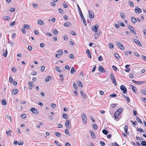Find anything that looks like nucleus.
Listing matches in <instances>:
<instances>
[{
    "label": "nucleus",
    "instance_id": "1",
    "mask_svg": "<svg viewBox=\"0 0 146 146\" xmlns=\"http://www.w3.org/2000/svg\"><path fill=\"white\" fill-rule=\"evenodd\" d=\"M110 78L112 82L115 85H117L116 81L114 77L113 74L112 73H111L110 75Z\"/></svg>",
    "mask_w": 146,
    "mask_h": 146
},
{
    "label": "nucleus",
    "instance_id": "2",
    "mask_svg": "<svg viewBox=\"0 0 146 146\" xmlns=\"http://www.w3.org/2000/svg\"><path fill=\"white\" fill-rule=\"evenodd\" d=\"M82 120L84 123H86L87 122V118L84 113H82Z\"/></svg>",
    "mask_w": 146,
    "mask_h": 146
},
{
    "label": "nucleus",
    "instance_id": "3",
    "mask_svg": "<svg viewBox=\"0 0 146 146\" xmlns=\"http://www.w3.org/2000/svg\"><path fill=\"white\" fill-rule=\"evenodd\" d=\"M120 89L123 91L124 94H125L127 92V90L126 87L123 85H121L120 86Z\"/></svg>",
    "mask_w": 146,
    "mask_h": 146
},
{
    "label": "nucleus",
    "instance_id": "4",
    "mask_svg": "<svg viewBox=\"0 0 146 146\" xmlns=\"http://www.w3.org/2000/svg\"><path fill=\"white\" fill-rule=\"evenodd\" d=\"M127 27L130 30L131 32H132L135 35L136 34V31H135L134 28L133 27H132L130 25H128Z\"/></svg>",
    "mask_w": 146,
    "mask_h": 146
},
{
    "label": "nucleus",
    "instance_id": "5",
    "mask_svg": "<svg viewBox=\"0 0 146 146\" xmlns=\"http://www.w3.org/2000/svg\"><path fill=\"white\" fill-rule=\"evenodd\" d=\"M30 110L35 114H37L39 113L38 111L35 108H32L30 109Z\"/></svg>",
    "mask_w": 146,
    "mask_h": 146
},
{
    "label": "nucleus",
    "instance_id": "6",
    "mask_svg": "<svg viewBox=\"0 0 146 146\" xmlns=\"http://www.w3.org/2000/svg\"><path fill=\"white\" fill-rule=\"evenodd\" d=\"M99 27V25L98 24H97L95 26H92V31L94 32H97L98 31V29Z\"/></svg>",
    "mask_w": 146,
    "mask_h": 146
},
{
    "label": "nucleus",
    "instance_id": "7",
    "mask_svg": "<svg viewBox=\"0 0 146 146\" xmlns=\"http://www.w3.org/2000/svg\"><path fill=\"white\" fill-rule=\"evenodd\" d=\"M116 43L118 47L121 49L122 50H124V47L120 42H117Z\"/></svg>",
    "mask_w": 146,
    "mask_h": 146
},
{
    "label": "nucleus",
    "instance_id": "8",
    "mask_svg": "<svg viewBox=\"0 0 146 146\" xmlns=\"http://www.w3.org/2000/svg\"><path fill=\"white\" fill-rule=\"evenodd\" d=\"M98 71L104 73L106 72V70L104 68L101 66H100L98 67Z\"/></svg>",
    "mask_w": 146,
    "mask_h": 146
},
{
    "label": "nucleus",
    "instance_id": "9",
    "mask_svg": "<svg viewBox=\"0 0 146 146\" xmlns=\"http://www.w3.org/2000/svg\"><path fill=\"white\" fill-rule=\"evenodd\" d=\"M134 11L135 13L137 14L140 13L142 12L141 9L140 8H138L137 7H135Z\"/></svg>",
    "mask_w": 146,
    "mask_h": 146
},
{
    "label": "nucleus",
    "instance_id": "10",
    "mask_svg": "<svg viewBox=\"0 0 146 146\" xmlns=\"http://www.w3.org/2000/svg\"><path fill=\"white\" fill-rule=\"evenodd\" d=\"M89 17L90 18H93L94 17V14L93 12L92 11H88Z\"/></svg>",
    "mask_w": 146,
    "mask_h": 146
},
{
    "label": "nucleus",
    "instance_id": "11",
    "mask_svg": "<svg viewBox=\"0 0 146 146\" xmlns=\"http://www.w3.org/2000/svg\"><path fill=\"white\" fill-rule=\"evenodd\" d=\"M134 41L136 44L142 47V45L138 40L135 39L134 40Z\"/></svg>",
    "mask_w": 146,
    "mask_h": 146
},
{
    "label": "nucleus",
    "instance_id": "12",
    "mask_svg": "<svg viewBox=\"0 0 146 146\" xmlns=\"http://www.w3.org/2000/svg\"><path fill=\"white\" fill-rule=\"evenodd\" d=\"M70 120L69 119L67 120L65 122V125L67 128H70V127L69 126Z\"/></svg>",
    "mask_w": 146,
    "mask_h": 146
},
{
    "label": "nucleus",
    "instance_id": "13",
    "mask_svg": "<svg viewBox=\"0 0 146 146\" xmlns=\"http://www.w3.org/2000/svg\"><path fill=\"white\" fill-rule=\"evenodd\" d=\"M131 89L135 93H136V92L137 91V88L134 86L131 85Z\"/></svg>",
    "mask_w": 146,
    "mask_h": 146
},
{
    "label": "nucleus",
    "instance_id": "14",
    "mask_svg": "<svg viewBox=\"0 0 146 146\" xmlns=\"http://www.w3.org/2000/svg\"><path fill=\"white\" fill-rule=\"evenodd\" d=\"M129 66V64L126 65L125 66V68L126 70H125V71L127 72H129L130 71V68H128V67Z\"/></svg>",
    "mask_w": 146,
    "mask_h": 146
},
{
    "label": "nucleus",
    "instance_id": "15",
    "mask_svg": "<svg viewBox=\"0 0 146 146\" xmlns=\"http://www.w3.org/2000/svg\"><path fill=\"white\" fill-rule=\"evenodd\" d=\"M71 25V23L69 22H66L64 24V26L66 27H69Z\"/></svg>",
    "mask_w": 146,
    "mask_h": 146
},
{
    "label": "nucleus",
    "instance_id": "16",
    "mask_svg": "<svg viewBox=\"0 0 146 146\" xmlns=\"http://www.w3.org/2000/svg\"><path fill=\"white\" fill-rule=\"evenodd\" d=\"M18 90L16 89H13L12 91V93L13 95L16 94L18 92Z\"/></svg>",
    "mask_w": 146,
    "mask_h": 146
},
{
    "label": "nucleus",
    "instance_id": "17",
    "mask_svg": "<svg viewBox=\"0 0 146 146\" xmlns=\"http://www.w3.org/2000/svg\"><path fill=\"white\" fill-rule=\"evenodd\" d=\"M131 21L133 23H135L137 22V19H136L134 17H132L131 18Z\"/></svg>",
    "mask_w": 146,
    "mask_h": 146
},
{
    "label": "nucleus",
    "instance_id": "18",
    "mask_svg": "<svg viewBox=\"0 0 146 146\" xmlns=\"http://www.w3.org/2000/svg\"><path fill=\"white\" fill-rule=\"evenodd\" d=\"M37 23L39 25H44V23L42 20H38L37 21Z\"/></svg>",
    "mask_w": 146,
    "mask_h": 146
},
{
    "label": "nucleus",
    "instance_id": "19",
    "mask_svg": "<svg viewBox=\"0 0 146 146\" xmlns=\"http://www.w3.org/2000/svg\"><path fill=\"white\" fill-rule=\"evenodd\" d=\"M76 70L74 69L73 67H72L71 68L70 72L71 74H74L76 72Z\"/></svg>",
    "mask_w": 146,
    "mask_h": 146
},
{
    "label": "nucleus",
    "instance_id": "20",
    "mask_svg": "<svg viewBox=\"0 0 146 146\" xmlns=\"http://www.w3.org/2000/svg\"><path fill=\"white\" fill-rule=\"evenodd\" d=\"M86 53L88 55L90 58H91V55L90 52L89 50L87 49L86 50Z\"/></svg>",
    "mask_w": 146,
    "mask_h": 146
},
{
    "label": "nucleus",
    "instance_id": "21",
    "mask_svg": "<svg viewBox=\"0 0 146 146\" xmlns=\"http://www.w3.org/2000/svg\"><path fill=\"white\" fill-rule=\"evenodd\" d=\"M80 94L81 96L84 98H85L86 97V95L85 94H84L83 92L82 91H80Z\"/></svg>",
    "mask_w": 146,
    "mask_h": 146
},
{
    "label": "nucleus",
    "instance_id": "22",
    "mask_svg": "<svg viewBox=\"0 0 146 146\" xmlns=\"http://www.w3.org/2000/svg\"><path fill=\"white\" fill-rule=\"evenodd\" d=\"M52 77L50 76H48L47 77V78H45V81L46 82H48L49 80L51 79Z\"/></svg>",
    "mask_w": 146,
    "mask_h": 146
},
{
    "label": "nucleus",
    "instance_id": "23",
    "mask_svg": "<svg viewBox=\"0 0 146 146\" xmlns=\"http://www.w3.org/2000/svg\"><path fill=\"white\" fill-rule=\"evenodd\" d=\"M119 115H120L119 113H118L117 112H115L114 114V116L115 118L116 119L117 118Z\"/></svg>",
    "mask_w": 146,
    "mask_h": 146
},
{
    "label": "nucleus",
    "instance_id": "24",
    "mask_svg": "<svg viewBox=\"0 0 146 146\" xmlns=\"http://www.w3.org/2000/svg\"><path fill=\"white\" fill-rule=\"evenodd\" d=\"M136 118L137 121L140 123L142 124V122L140 118L137 116H136Z\"/></svg>",
    "mask_w": 146,
    "mask_h": 146
},
{
    "label": "nucleus",
    "instance_id": "25",
    "mask_svg": "<svg viewBox=\"0 0 146 146\" xmlns=\"http://www.w3.org/2000/svg\"><path fill=\"white\" fill-rule=\"evenodd\" d=\"M128 128V126L127 125H125L124 127V130L125 133L127 134V129Z\"/></svg>",
    "mask_w": 146,
    "mask_h": 146
},
{
    "label": "nucleus",
    "instance_id": "26",
    "mask_svg": "<svg viewBox=\"0 0 146 146\" xmlns=\"http://www.w3.org/2000/svg\"><path fill=\"white\" fill-rule=\"evenodd\" d=\"M123 109L121 108L119 109L117 111L115 112H117L118 113H119V115L121 114V113L122 112Z\"/></svg>",
    "mask_w": 146,
    "mask_h": 146
},
{
    "label": "nucleus",
    "instance_id": "27",
    "mask_svg": "<svg viewBox=\"0 0 146 146\" xmlns=\"http://www.w3.org/2000/svg\"><path fill=\"white\" fill-rule=\"evenodd\" d=\"M90 134L92 138L94 139H95V136L94 133L92 131H91L90 132Z\"/></svg>",
    "mask_w": 146,
    "mask_h": 146
},
{
    "label": "nucleus",
    "instance_id": "28",
    "mask_svg": "<svg viewBox=\"0 0 146 146\" xmlns=\"http://www.w3.org/2000/svg\"><path fill=\"white\" fill-rule=\"evenodd\" d=\"M102 132L103 134L105 135H107L108 133V131L106 129H103L102 130Z\"/></svg>",
    "mask_w": 146,
    "mask_h": 146
},
{
    "label": "nucleus",
    "instance_id": "29",
    "mask_svg": "<svg viewBox=\"0 0 146 146\" xmlns=\"http://www.w3.org/2000/svg\"><path fill=\"white\" fill-rule=\"evenodd\" d=\"M55 69L56 70H57V71H58V72L60 73L61 72H62V70H61V69L58 67H55Z\"/></svg>",
    "mask_w": 146,
    "mask_h": 146
},
{
    "label": "nucleus",
    "instance_id": "30",
    "mask_svg": "<svg viewBox=\"0 0 146 146\" xmlns=\"http://www.w3.org/2000/svg\"><path fill=\"white\" fill-rule=\"evenodd\" d=\"M62 116L65 119H67L68 118V115L65 113H63Z\"/></svg>",
    "mask_w": 146,
    "mask_h": 146
},
{
    "label": "nucleus",
    "instance_id": "31",
    "mask_svg": "<svg viewBox=\"0 0 146 146\" xmlns=\"http://www.w3.org/2000/svg\"><path fill=\"white\" fill-rule=\"evenodd\" d=\"M23 27L24 28L27 29H29L30 28V27H29V26L27 25H23Z\"/></svg>",
    "mask_w": 146,
    "mask_h": 146
},
{
    "label": "nucleus",
    "instance_id": "32",
    "mask_svg": "<svg viewBox=\"0 0 146 146\" xmlns=\"http://www.w3.org/2000/svg\"><path fill=\"white\" fill-rule=\"evenodd\" d=\"M77 85L78 86L81 88L83 87V85L82 83L80 81H78L77 83Z\"/></svg>",
    "mask_w": 146,
    "mask_h": 146
},
{
    "label": "nucleus",
    "instance_id": "33",
    "mask_svg": "<svg viewBox=\"0 0 146 146\" xmlns=\"http://www.w3.org/2000/svg\"><path fill=\"white\" fill-rule=\"evenodd\" d=\"M81 18L82 19H84V18L83 16V15L82 13V11L79 12Z\"/></svg>",
    "mask_w": 146,
    "mask_h": 146
},
{
    "label": "nucleus",
    "instance_id": "34",
    "mask_svg": "<svg viewBox=\"0 0 146 146\" xmlns=\"http://www.w3.org/2000/svg\"><path fill=\"white\" fill-rule=\"evenodd\" d=\"M141 144L142 145L145 146L146 145V141H142L141 143Z\"/></svg>",
    "mask_w": 146,
    "mask_h": 146
},
{
    "label": "nucleus",
    "instance_id": "35",
    "mask_svg": "<svg viewBox=\"0 0 146 146\" xmlns=\"http://www.w3.org/2000/svg\"><path fill=\"white\" fill-rule=\"evenodd\" d=\"M52 32L55 35H57L58 34V31L56 29H54L52 31Z\"/></svg>",
    "mask_w": 146,
    "mask_h": 146
},
{
    "label": "nucleus",
    "instance_id": "36",
    "mask_svg": "<svg viewBox=\"0 0 146 146\" xmlns=\"http://www.w3.org/2000/svg\"><path fill=\"white\" fill-rule=\"evenodd\" d=\"M57 52L61 55H62L63 54V52L62 50H58Z\"/></svg>",
    "mask_w": 146,
    "mask_h": 146
},
{
    "label": "nucleus",
    "instance_id": "37",
    "mask_svg": "<svg viewBox=\"0 0 146 146\" xmlns=\"http://www.w3.org/2000/svg\"><path fill=\"white\" fill-rule=\"evenodd\" d=\"M28 84L29 85V86L32 87V86H34V84L33 83V82H29V83H28Z\"/></svg>",
    "mask_w": 146,
    "mask_h": 146
},
{
    "label": "nucleus",
    "instance_id": "38",
    "mask_svg": "<svg viewBox=\"0 0 146 146\" xmlns=\"http://www.w3.org/2000/svg\"><path fill=\"white\" fill-rule=\"evenodd\" d=\"M16 22L14 21L11 23V24H9V26L10 27H11L15 25V24Z\"/></svg>",
    "mask_w": 146,
    "mask_h": 146
},
{
    "label": "nucleus",
    "instance_id": "39",
    "mask_svg": "<svg viewBox=\"0 0 146 146\" xmlns=\"http://www.w3.org/2000/svg\"><path fill=\"white\" fill-rule=\"evenodd\" d=\"M114 56L117 59H119L120 58V56L117 53H115L114 54Z\"/></svg>",
    "mask_w": 146,
    "mask_h": 146
},
{
    "label": "nucleus",
    "instance_id": "40",
    "mask_svg": "<svg viewBox=\"0 0 146 146\" xmlns=\"http://www.w3.org/2000/svg\"><path fill=\"white\" fill-rule=\"evenodd\" d=\"M2 104L3 105H5L7 104L6 101L5 100H2Z\"/></svg>",
    "mask_w": 146,
    "mask_h": 146
},
{
    "label": "nucleus",
    "instance_id": "41",
    "mask_svg": "<svg viewBox=\"0 0 146 146\" xmlns=\"http://www.w3.org/2000/svg\"><path fill=\"white\" fill-rule=\"evenodd\" d=\"M73 87L76 90H77V88H78V87L75 82H74L73 83Z\"/></svg>",
    "mask_w": 146,
    "mask_h": 146
},
{
    "label": "nucleus",
    "instance_id": "42",
    "mask_svg": "<svg viewBox=\"0 0 146 146\" xmlns=\"http://www.w3.org/2000/svg\"><path fill=\"white\" fill-rule=\"evenodd\" d=\"M137 131H138L140 132L141 133L143 132V130L142 128H140L137 129Z\"/></svg>",
    "mask_w": 146,
    "mask_h": 146
},
{
    "label": "nucleus",
    "instance_id": "43",
    "mask_svg": "<svg viewBox=\"0 0 146 146\" xmlns=\"http://www.w3.org/2000/svg\"><path fill=\"white\" fill-rule=\"evenodd\" d=\"M120 15L123 19H125V16L123 13H121L120 14Z\"/></svg>",
    "mask_w": 146,
    "mask_h": 146
},
{
    "label": "nucleus",
    "instance_id": "44",
    "mask_svg": "<svg viewBox=\"0 0 146 146\" xmlns=\"http://www.w3.org/2000/svg\"><path fill=\"white\" fill-rule=\"evenodd\" d=\"M55 134L58 137H60L61 135L58 132H55Z\"/></svg>",
    "mask_w": 146,
    "mask_h": 146
},
{
    "label": "nucleus",
    "instance_id": "45",
    "mask_svg": "<svg viewBox=\"0 0 146 146\" xmlns=\"http://www.w3.org/2000/svg\"><path fill=\"white\" fill-rule=\"evenodd\" d=\"M7 49H6V51H5V52H4V53H3V55L5 57L7 56Z\"/></svg>",
    "mask_w": 146,
    "mask_h": 146
},
{
    "label": "nucleus",
    "instance_id": "46",
    "mask_svg": "<svg viewBox=\"0 0 146 146\" xmlns=\"http://www.w3.org/2000/svg\"><path fill=\"white\" fill-rule=\"evenodd\" d=\"M132 81L133 82L137 84H139V81H136L134 80H132Z\"/></svg>",
    "mask_w": 146,
    "mask_h": 146
},
{
    "label": "nucleus",
    "instance_id": "47",
    "mask_svg": "<svg viewBox=\"0 0 146 146\" xmlns=\"http://www.w3.org/2000/svg\"><path fill=\"white\" fill-rule=\"evenodd\" d=\"M117 96V95L116 94L114 93L110 95V96L111 97H115Z\"/></svg>",
    "mask_w": 146,
    "mask_h": 146
},
{
    "label": "nucleus",
    "instance_id": "48",
    "mask_svg": "<svg viewBox=\"0 0 146 146\" xmlns=\"http://www.w3.org/2000/svg\"><path fill=\"white\" fill-rule=\"evenodd\" d=\"M129 3L130 5L132 7H133V3L131 1H129L128 2Z\"/></svg>",
    "mask_w": 146,
    "mask_h": 146
},
{
    "label": "nucleus",
    "instance_id": "49",
    "mask_svg": "<svg viewBox=\"0 0 146 146\" xmlns=\"http://www.w3.org/2000/svg\"><path fill=\"white\" fill-rule=\"evenodd\" d=\"M112 68H113V70H114L115 71H117V68H116V67L114 65H113L112 66Z\"/></svg>",
    "mask_w": 146,
    "mask_h": 146
},
{
    "label": "nucleus",
    "instance_id": "50",
    "mask_svg": "<svg viewBox=\"0 0 146 146\" xmlns=\"http://www.w3.org/2000/svg\"><path fill=\"white\" fill-rule=\"evenodd\" d=\"M65 133L68 135H70L69 134H70V133L69 132L68 130L67 129H66L65 131Z\"/></svg>",
    "mask_w": 146,
    "mask_h": 146
},
{
    "label": "nucleus",
    "instance_id": "51",
    "mask_svg": "<svg viewBox=\"0 0 146 146\" xmlns=\"http://www.w3.org/2000/svg\"><path fill=\"white\" fill-rule=\"evenodd\" d=\"M92 126L94 129L96 130L97 129L98 127L95 124H93Z\"/></svg>",
    "mask_w": 146,
    "mask_h": 146
},
{
    "label": "nucleus",
    "instance_id": "52",
    "mask_svg": "<svg viewBox=\"0 0 146 146\" xmlns=\"http://www.w3.org/2000/svg\"><path fill=\"white\" fill-rule=\"evenodd\" d=\"M109 47L111 49L113 48L114 47L113 44L111 43H109Z\"/></svg>",
    "mask_w": 146,
    "mask_h": 146
},
{
    "label": "nucleus",
    "instance_id": "53",
    "mask_svg": "<svg viewBox=\"0 0 146 146\" xmlns=\"http://www.w3.org/2000/svg\"><path fill=\"white\" fill-rule=\"evenodd\" d=\"M100 145H102L103 146H104L105 145V143L104 142H103L102 141H100Z\"/></svg>",
    "mask_w": 146,
    "mask_h": 146
},
{
    "label": "nucleus",
    "instance_id": "54",
    "mask_svg": "<svg viewBox=\"0 0 146 146\" xmlns=\"http://www.w3.org/2000/svg\"><path fill=\"white\" fill-rule=\"evenodd\" d=\"M141 92L143 94L145 95L146 96V91L144 90H141Z\"/></svg>",
    "mask_w": 146,
    "mask_h": 146
},
{
    "label": "nucleus",
    "instance_id": "55",
    "mask_svg": "<svg viewBox=\"0 0 146 146\" xmlns=\"http://www.w3.org/2000/svg\"><path fill=\"white\" fill-rule=\"evenodd\" d=\"M98 60L99 61H101L102 60L103 58L102 56L100 55L98 58Z\"/></svg>",
    "mask_w": 146,
    "mask_h": 146
},
{
    "label": "nucleus",
    "instance_id": "56",
    "mask_svg": "<svg viewBox=\"0 0 146 146\" xmlns=\"http://www.w3.org/2000/svg\"><path fill=\"white\" fill-rule=\"evenodd\" d=\"M51 106L53 108H55L56 107V105L55 104L52 103L51 104Z\"/></svg>",
    "mask_w": 146,
    "mask_h": 146
},
{
    "label": "nucleus",
    "instance_id": "57",
    "mask_svg": "<svg viewBox=\"0 0 146 146\" xmlns=\"http://www.w3.org/2000/svg\"><path fill=\"white\" fill-rule=\"evenodd\" d=\"M133 124V125H136L137 124V122L136 121H135L133 122L132 120H131L130 121Z\"/></svg>",
    "mask_w": 146,
    "mask_h": 146
},
{
    "label": "nucleus",
    "instance_id": "58",
    "mask_svg": "<svg viewBox=\"0 0 146 146\" xmlns=\"http://www.w3.org/2000/svg\"><path fill=\"white\" fill-rule=\"evenodd\" d=\"M96 65H95L94 66V67L92 69V72H95V70H96Z\"/></svg>",
    "mask_w": 146,
    "mask_h": 146
},
{
    "label": "nucleus",
    "instance_id": "59",
    "mask_svg": "<svg viewBox=\"0 0 146 146\" xmlns=\"http://www.w3.org/2000/svg\"><path fill=\"white\" fill-rule=\"evenodd\" d=\"M58 10L60 13H63V11L62 9L60 8H59L58 9Z\"/></svg>",
    "mask_w": 146,
    "mask_h": 146
},
{
    "label": "nucleus",
    "instance_id": "60",
    "mask_svg": "<svg viewBox=\"0 0 146 146\" xmlns=\"http://www.w3.org/2000/svg\"><path fill=\"white\" fill-rule=\"evenodd\" d=\"M76 5L77 7L79 12L81 11V10L80 8L79 5L78 4H77Z\"/></svg>",
    "mask_w": 146,
    "mask_h": 146
},
{
    "label": "nucleus",
    "instance_id": "61",
    "mask_svg": "<svg viewBox=\"0 0 146 146\" xmlns=\"http://www.w3.org/2000/svg\"><path fill=\"white\" fill-rule=\"evenodd\" d=\"M18 144L19 145H22L23 144V142L22 141H20V142H18Z\"/></svg>",
    "mask_w": 146,
    "mask_h": 146
},
{
    "label": "nucleus",
    "instance_id": "62",
    "mask_svg": "<svg viewBox=\"0 0 146 146\" xmlns=\"http://www.w3.org/2000/svg\"><path fill=\"white\" fill-rule=\"evenodd\" d=\"M21 31L23 33H24V34L26 33V31L25 29L24 28H22V29H21Z\"/></svg>",
    "mask_w": 146,
    "mask_h": 146
},
{
    "label": "nucleus",
    "instance_id": "63",
    "mask_svg": "<svg viewBox=\"0 0 146 146\" xmlns=\"http://www.w3.org/2000/svg\"><path fill=\"white\" fill-rule=\"evenodd\" d=\"M129 77L130 78H133L134 76L133 74L131 73H130L129 74Z\"/></svg>",
    "mask_w": 146,
    "mask_h": 146
},
{
    "label": "nucleus",
    "instance_id": "64",
    "mask_svg": "<svg viewBox=\"0 0 146 146\" xmlns=\"http://www.w3.org/2000/svg\"><path fill=\"white\" fill-rule=\"evenodd\" d=\"M69 57L71 59H73L74 58V56L73 54H71L70 55Z\"/></svg>",
    "mask_w": 146,
    "mask_h": 146
}]
</instances>
